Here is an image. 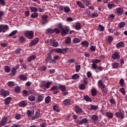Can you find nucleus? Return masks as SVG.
<instances>
[{"label":"nucleus","instance_id":"36","mask_svg":"<svg viewBox=\"0 0 127 127\" xmlns=\"http://www.w3.org/2000/svg\"><path fill=\"white\" fill-rule=\"evenodd\" d=\"M91 94L94 96L97 95V90L94 88V87H93L92 89H91Z\"/></svg>","mask_w":127,"mask_h":127},{"label":"nucleus","instance_id":"53","mask_svg":"<svg viewBox=\"0 0 127 127\" xmlns=\"http://www.w3.org/2000/svg\"><path fill=\"white\" fill-rule=\"evenodd\" d=\"M80 90H85L86 89V86L84 84H81L79 86Z\"/></svg>","mask_w":127,"mask_h":127},{"label":"nucleus","instance_id":"52","mask_svg":"<svg viewBox=\"0 0 127 127\" xmlns=\"http://www.w3.org/2000/svg\"><path fill=\"white\" fill-rule=\"evenodd\" d=\"M16 33H17V30L13 31L10 33V34H9V37L13 36V35H14L15 34H16Z\"/></svg>","mask_w":127,"mask_h":127},{"label":"nucleus","instance_id":"55","mask_svg":"<svg viewBox=\"0 0 127 127\" xmlns=\"http://www.w3.org/2000/svg\"><path fill=\"white\" fill-rule=\"evenodd\" d=\"M54 33L55 32L56 34H58V33H60V30L58 28H55L53 29Z\"/></svg>","mask_w":127,"mask_h":127},{"label":"nucleus","instance_id":"31","mask_svg":"<svg viewBox=\"0 0 127 127\" xmlns=\"http://www.w3.org/2000/svg\"><path fill=\"white\" fill-rule=\"evenodd\" d=\"M51 55L50 54H48V56L46 58V62L48 63L49 62H50V60H51L52 58Z\"/></svg>","mask_w":127,"mask_h":127},{"label":"nucleus","instance_id":"62","mask_svg":"<svg viewBox=\"0 0 127 127\" xmlns=\"http://www.w3.org/2000/svg\"><path fill=\"white\" fill-rule=\"evenodd\" d=\"M39 71H45L46 70V66H43L39 68Z\"/></svg>","mask_w":127,"mask_h":127},{"label":"nucleus","instance_id":"6","mask_svg":"<svg viewBox=\"0 0 127 127\" xmlns=\"http://www.w3.org/2000/svg\"><path fill=\"white\" fill-rule=\"evenodd\" d=\"M112 58L113 59V60H117V59H120L121 58L120 53L118 52L114 53L112 55Z\"/></svg>","mask_w":127,"mask_h":127},{"label":"nucleus","instance_id":"57","mask_svg":"<svg viewBox=\"0 0 127 127\" xmlns=\"http://www.w3.org/2000/svg\"><path fill=\"white\" fill-rule=\"evenodd\" d=\"M64 12H66V13H68L69 11H70V8L68 7H64Z\"/></svg>","mask_w":127,"mask_h":127},{"label":"nucleus","instance_id":"19","mask_svg":"<svg viewBox=\"0 0 127 127\" xmlns=\"http://www.w3.org/2000/svg\"><path fill=\"white\" fill-rule=\"evenodd\" d=\"M52 84V81H47L46 83L43 85V87H45L46 89H49L50 88L51 84Z\"/></svg>","mask_w":127,"mask_h":127},{"label":"nucleus","instance_id":"64","mask_svg":"<svg viewBox=\"0 0 127 127\" xmlns=\"http://www.w3.org/2000/svg\"><path fill=\"white\" fill-rule=\"evenodd\" d=\"M57 90H58V87L56 86H54L51 88V91H56Z\"/></svg>","mask_w":127,"mask_h":127},{"label":"nucleus","instance_id":"10","mask_svg":"<svg viewBox=\"0 0 127 127\" xmlns=\"http://www.w3.org/2000/svg\"><path fill=\"white\" fill-rule=\"evenodd\" d=\"M40 117V111L39 110H37L35 116L32 117V120L33 121L35 119H39Z\"/></svg>","mask_w":127,"mask_h":127},{"label":"nucleus","instance_id":"47","mask_svg":"<svg viewBox=\"0 0 127 127\" xmlns=\"http://www.w3.org/2000/svg\"><path fill=\"white\" fill-rule=\"evenodd\" d=\"M120 84L122 87H124L125 86V80H124V79L121 78L120 80Z\"/></svg>","mask_w":127,"mask_h":127},{"label":"nucleus","instance_id":"28","mask_svg":"<svg viewBox=\"0 0 127 127\" xmlns=\"http://www.w3.org/2000/svg\"><path fill=\"white\" fill-rule=\"evenodd\" d=\"M98 85L99 88H102L104 86H106V85L104 84V82L102 80H99L98 82Z\"/></svg>","mask_w":127,"mask_h":127},{"label":"nucleus","instance_id":"44","mask_svg":"<svg viewBox=\"0 0 127 127\" xmlns=\"http://www.w3.org/2000/svg\"><path fill=\"white\" fill-rule=\"evenodd\" d=\"M60 89L62 92L65 91V90H66V86L63 85H60Z\"/></svg>","mask_w":127,"mask_h":127},{"label":"nucleus","instance_id":"54","mask_svg":"<svg viewBox=\"0 0 127 127\" xmlns=\"http://www.w3.org/2000/svg\"><path fill=\"white\" fill-rule=\"evenodd\" d=\"M125 25H126V22H121L119 23V27L120 28H123Z\"/></svg>","mask_w":127,"mask_h":127},{"label":"nucleus","instance_id":"46","mask_svg":"<svg viewBox=\"0 0 127 127\" xmlns=\"http://www.w3.org/2000/svg\"><path fill=\"white\" fill-rule=\"evenodd\" d=\"M86 123H88V119L86 118H84L80 121L81 125H83V124H86Z\"/></svg>","mask_w":127,"mask_h":127},{"label":"nucleus","instance_id":"14","mask_svg":"<svg viewBox=\"0 0 127 127\" xmlns=\"http://www.w3.org/2000/svg\"><path fill=\"white\" fill-rule=\"evenodd\" d=\"M67 32H69V30L67 28L62 29L61 33L62 36H65Z\"/></svg>","mask_w":127,"mask_h":127},{"label":"nucleus","instance_id":"7","mask_svg":"<svg viewBox=\"0 0 127 127\" xmlns=\"http://www.w3.org/2000/svg\"><path fill=\"white\" fill-rule=\"evenodd\" d=\"M0 94L3 96V98H5V97H7L9 95V92L8 91L4 90V89H2L0 91Z\"/></svg>","mask_w":127,"mask_h":127},{"label":"nucleus","instance_id":"11","mask_svg":"<svg viewBox=\"0 0 127 127\" xmlns=\"http://www.w3.org/2000/svg\"><path fill=\"white\" fill-rule=\"evenodd\" d=\"M41 17L43 20L42 21V24H45V23H47V19L48 18V16L47 15H43Z\"/></svg>","mask_w":127,"mask_h":127},{"label":"nucleus","instance_id":"5","mask_svg":"<svg viewBox=\"0 0 127 127\" xmlns=\"http://www.w3.org/2000/svg\"><path fill=\"white\" fill-rule=\"evenodd\" d=\"M7 124V117H4L0 121V127H4Z\"/></svg>","mask_w":127,"mask_h":127},{"label":"nucleus","instance_id":"4","mask_svg":"<svg viewBox=\"0 0 127 127\" xmlns=\"http://www.w3.org/2000/svg\"><path fill=\"white\" fill-rule=\"evenodd\" d=\"M9 29V27L7 25H0V32H3L4 33L6 30H8Z\"/></svg>","mask_w":127,"mask_h":127},{"label":"nucleus","instance_id":"39","mask_svg":"<svg viewBox=\"0 0 127 127\" xmlns=\"http://www.w3.org/2000/svg\"><path fill=\"white\" fill-rule=\"evenodd\" d=\"M19 42H20V43H23V42H25V38L23 36L20 37V38H19Z\"/></svg>","mask_w":127,"mask_h":127},{"label":"nucleus","instance_id":"15","mask_svg":"<svg viewBox=\"0 0 127 127\" xmlns=\"http://www.w3.org/2000/svg\"><path fill=\"white\" fill-rule=\"evenodd\" d=\"M70 103H71V100L69 99H65L63 102V104L64 106H69Z\"/></svg>","mask_w":127,"mask_h":127},{"label":"nucleus","instance_id":"8","mask_svg":"<svg viewBox=\"0 0 127 127\" xmlns=\"http://www.w3.org/2000/svg\"><path fill=\"white\" fill-rule=\"evenodd\" d=\"M37 103H40V102H42V101L44 99V94H38L37 96Z\"/></svg>","mask_w":127,"mask_h":127},{"label":"nucleus","instance_id":"35","mask_svg":"<svg viewBox=\"0 0 127 127\" xmlns=\"http://www.w3.org/2000/svg\"><path fill=\"white\" fill-rule=\"evenodd\" d=\"M35 99H36L35 97L33 95H30L28 97V100H29L30 102H34V101H35Z\"/></svg>","mask_w":127,"mask_h":127},{"label":"nucleus","instance_id":"32","mask_svg":"<svg viewBox=\"0 0 127 127\" xmlns=\"http://www.w3.org/2000/svg\"><path fill=\"white\" fill-rule=\"evenodd\" d=\"M75 29L76 30H79L81 29V24L79 22H77L75 24Z\"/></svg>","mask_w":127,"mask_h":127},{"label":"nucleus","instance_id":"34","mask_svg":"<svg viewBox=\"0 0 127 127\" xmlns=\"http://www.w3.org/2000/svg\"><path fill=\"white\" fill-rule=\"evenodd\" d=\"M33 114H34V111H29V110H27V114L28 115V117H29L30 118H31V117H32V115H33Z\"/></svg>","mask_w":127,"mask_h":127},{"label":"nucleus","instance_id":"33","mask_svg":"<svg viewBox=\"0 0 127 127\" xmlns=\"http://www.w3.org/2000/svg\"><path fill=\"white\" fill-rule=\"evenodd\" d=\"M65 43L66 44H70L71 43V38L70 37H67L65 40Z\"/></svg>","mask_w":127,"mask_h":127},{"label":"nucleus","instance_id":"51","mask_svg":"<svg viewBox=\"0 0 127 127\" xmlns=\"http://www.w3.org/2000/svg\"><path fill=\"white\" fill-rule=\"evenodd\" d=\"M90 109H91L92 111H97V110H98V106H96V105L92 106L91 107Z\"/></svg>","mask_w":127,"mask_h":127},{"label":"nucleus","instance_id":"26","mask_svg":"<svg viewBox=\"0 0 127 127\" xmlns=\"http://www.w3.org/2000/svg\"><path fill=\"white\" fill-rule=\"evenodd\" d=\"M72 42L76 44L77 43H80L81 42V40H80L79 38H74L72 39Z\"/></svg>","mask_w":127,"mask_h":127},{"label":"nucleus","instance_id":"37","mask_svg":"<svg viewBox=\"0 0 127 127\" xmlns=\"http://www.w3.org/2000/svg\"><path fill=\"white\" fill-rule=\"evenodd\" d=\"M80 76L78 74H74L72 76V80H77V79H79Z\"/></svg>","mask_w":127,"mask_h":127},{"label":"nucleus","instance_id":"17","mask_svg":"<svg viewBox=\"0 0 127 127\" xmlns=\"http://www.w3.org/2000/svg\"><path fill=\"white\" fill-rule=\"evenodd\" d=\"M125 46V43L123 41H121L119 42L117 45H116V47L117 48H121L122 47H124Z\"/></svg>","mask_w":127,"mask_h":127},{"label":"nucleus","instance_id":"13","mask_svg":"<svg viewBox=\"0 0 127 127\" xmlns=\"http://www.w3.org/2000/svg\"><path fill=\"white\" fill-rule=\"evenodd\" d=\"M51 44L53 47H58L59 46V44L56 42L55 40H51Z\"/></svg>","mask_w":127,"mask_h":127},{"label":"nucleus","instance_id":"50","mask_svg":"<svg viewBox=\"0 0 127 127\" xmlns=\"http://www.w3.org/2000/svg\"><path fill=\"white\" fill-rule=\"evenodd\" d=\"M51 100V97H50V96H47L45 98V102L47 104H48V103H49V102H50Z\"/></svg>","mask_w":127,"mask_h":127},{"label":"nucleus","instance_id":"48","mask_svg":"<svg viewBox=\"0 0 127 127\" xmlns=\"http://www.w3.org/2000/svg\"><path fill=\"white\" fill-rule=\"evenodd\" d=\"M119 91L123 94V95H126V90L124 88H121L119 89Z\"/></svg>","mask_w":127,"mask_h":127},{"label":"nucleus","instance_id":"1","mask_svg":"<svg viewBox=\"0 0 127 127\" xmlns=\"http://www.w3.org/2000/svg\"><path fill=\"white\" fill-rule=\"evenodd\" d=\"M24 34L28 39H32L34 36V33L32 31H25Z\"/></svg>","mask_w":127,"mask_h":127},{"label":"nucleus","instance_id":"22","mask_svg":"<svg viewBox=\"0 0 127 127\" xmlns=\"http://www.w3.org/2000/svg\"><path fill=\"white\" fill-rule=\"evenodd\" d=\"M29 8L32 12H37L38 9L36 7L30 6Z\"/></svg>","mask_w":127,"mask_h":127},{"label":"nucleus","instance_id":"40","mask_svg":"<svg viewBox=\"0 0 127 127\" xmlns=\"http://www.w3.org/2000/svg\"><path fill=\"white\" fill-rule=\"evenodd\" d=\"M14 91L15 93H17V94H19L20 93V87L19 86H16L15 87Z\"/></svg>","mask_w":127,"mask_h":127},{"label":"nucleus","instance_id":"43","mask_svg":"<svg viewBox=\"0 0 127 127\" xmlns=\"http://www.w3.org/2000/svg\"><path fill=\"white\" fill-rule=\"evenodd\" d=\"M53 110L56 111V112L57 113H59V112H60V110H59V108L57 105H55L53 106Z\"/></svg>","mask_w":127,"mask_h":127},{"label":"nucleus","instance_id":"9","mask_svg":"<svg viewBox=\"0 0 127 127\" xmlns=\"http://www.w3.org/2000/svg\"><path fill=\"white\" fill-rule=\"evenodd\" d=\"M38 41H39V39H38V38H36L30 42V46L32 47L34 46V45H36V44L38 43Z\"/></svg>","mask_w":127,"mask_h":127},{"label":"nucleus","instance_id":"63","mask_svg":"<svg viewBox=\"0 0 127 127\" xmlns=\"http://www.w3.org/2000/svg\"><path fill=\"white\" fill-rule=\"evenodd\" d=\"M108 6L109 8H112L113 6H115V4L113 3H109L108 4Z\"/></svg>","mask_w":127,"mask_h":127},{"label":"nucleus","instance_id":"61","mask_svg":"<svg viewBox=\"0 0 127 127\" xmlns=\"http://www.w3.org/2000/svg\"><path fill=\"white\" fill-rule=\"evenodd\" d=\"M47 33H54V31L52 29H48L46 30Z\"/></svg>","mask_w":127,"mask_h":127},{"label":"nucleus","instance_id":"41","mask_svg":"<svg viewBox=\"0 0 127 127\" xmlns=\"http://www.w3.org/2000/svg\"><path fill=\"white\" fill-rule=\"evenodd\" d=\"M31 17L32 18H36V17H38V13L37 12H34L31 15Z\"/></svg>","mask_w":127,"mask_h":127},{"label":"nucleus","instance_id":"59","mask_svg":"<svg viewBox=\"0 0 127 127\" xmlns=\"http://www.w3.org/2000/svg\"><path fill=\"white\" fill-rule=\"evenodd\" d=\"M7 85L9 87H13L14 83L12 81L8 82Z\"/></svg>","mask_w":127,"mask_h":127},{"label":"nucleus","instance_id":"49","mask_svg":"<svg viewBox=\"0 0 127 127\" xmlns=\"http://www.w3.org/2000/svg\"><path fill=\"white\" fill-rule=\"evenodd\" d=\"M113 41V37L112 36H109L107 39V42L109 43H112V42Z\"/></svg>","mask_w":127,"mask_h":127},{"label":"nucleus","instance_id":"2","mask_svg":"<svg viewBox=\"0 0 127 127\" xmlns=\"http://www.w3.org/2000/svg\"><path fill=\"white\" fill-rule=\"evenodd\" d=\"M115 117L118 118L119 119H125V113L124 111L120 110L119 112L115 113Z\"/></svg>","mask_w":127,"mask_h":127},{"label":"nucleus","instance_id":"23","mask_svg":"<svg viewBox=\"0 0 127 127\" xmlns=\"http://www.w3.org/2000/svg\"><path fill=\"white\" fill-rule=\"evenodd\" d=\"M19 79H20V80H22V81H26V80H27V77H26V76L23 74L20 75L19 76Z\"/></svg>","mask_w":127,"mask_h":127},{"label":"nucleus","instance_id":"30","mask_svg":"<svg viewBox=\"0 0 127 127\" xmlns=\"http://www.w3.org/2000/svg\"><path fill=\"white\" fill-rule=\"evenodd\" d=\"M27 105V103L25 101H22L19 103L20 107H25Z\"/></svg>","mask_w":127,"mask_h":127},{"label":"nucleus","instance_id":"29","mask_svg":"<svg viewBox=\"0 0 127 127\" xmlns=\"http://www.w3.org/2000/svg\"><path fill=\"white\" fill-rule=\"evenodd\" d=\"M83 47L87 48L89 46V42L88 41H83L81 43Z\"/></svg>","mask_w":127,"mask_h":127},{"label":"nucleus","instance_id":"56","mask_svg":"<svg viewBox=\"0 0 127 127\" xmlns=\"http://www.w3.org/2000/svg\"><path fill=\"white\" fill-rule=\"evenodd\" d=\"M80 69H81V65H77L75 66V71L76 72H79L80 71Z\"/></svg>","mask_w":127,"mask_h":127},{"label":"nucleus","instance_id":"25","mask_svg":"<svg viewBox=\"0 0 127 127\" xmlns=\"http://www.w3.org/2000/svg\"><path fill=\"white\" fill-rule=\"evenodd\" d=\"M36 58V56L33 55L32 56H30L27 59L28 62H31V61H32L33 59H35Z\"/></svg>","mask_w":127,"mask_h":127},{"label":"nucleus","instance_id":"20","mask_svg":"<svg viewBox=\"0 0 127 127\" xmlns=\"http://www.w3.org/2000/svg\"><path fill=\"white\" fill-rule=\"evenodd\" d=\"M11 101V98L9 97L6 98L4 100L5 105H9L10 104V102Z\"/></svg>","mask_w":127,"mask_h":127},{"label":"nucleus","instance_id":"27","mask_svg":"<svg viewBox=\"0 0 127 127\" xmlns=\"http://www.w3.org/2000/svg\"><path fill=\"white\" fill-rule=\"evenodd\" d=\"M101 88L102 93H104V94H106V93H108V89L107 88L106 85H103V86Z\"/></svg>","mask_w":127,"mask_h":127},{"label":"nucleus","instance_id":"24","mask_svg":"<svg viewBox=\"0 0 127 127\" xmlns=\"http://www.w3.org/2000/svg\"><path fill=\"white\" fill-rule=\"evenodd\" d=\"M84 100H85V101L86 102H92V101H93V99H92V98H90V97L87 95L84 96Z\"/></svg>","mask_w":127,"mask_h":127},{"label":"nucleus","instance_id":"45","mask_svg":"<svg viewBox=\"0 0 127 127\" xmlns=\"http://www.w3.org/2000/svg\"><path fill=\"white\" fill-rule=\"evenodd\" d=\"M4 70L5 72H6L7 73H9L10 72V68L8 66H5L4 67Z\"/></svg>","mask_w":127,"mask_h":127},{"label":"nucleus","instance_id":"38","mask_svg":"<svg viewBox=\"0 0 127 127\" xmlns=\"http://www.w3.org/2000/svg\"><path fill=\"white\" fill-rule=\"evenodd\" d=\"M119 64L118 63H114L112 64V67L114 68V69H116V68H118L119 67Z\"/></svg>","mask_w":127,"mask_h":127},{"label":"nucleus","instance_id":"21","mask_svg":"<svg viewBox=\"0 0 127 127\" xmlns=\"http://www.w3.org/2000/svg\"><path fill=\"white\" fill-rule=\"evenodd\" d=\"M106 117L107 118H108V119H113V117H114V114H113V113L111 112H107L105 114Z\"/></svg>","mask_w":127,"mask_h":127},{"label":"nucleus","instance_id":"42","mask_svg":"<svg viewBox=\"0 0 127 127\" xmlns=\"http://www.w3.org/2000/svg\"><path fill=\"white\" fill-rule=\"evenodd\" d=\"M92 120L95 122H97L99 120V117L97 115H93L92 117Z\"/></svg>","mask_w":127,"mask_h":127},{"label":"nucleus","instance_id":"12","mask_svg":"<svg viewBox=\"0 0 127 127\" xmlns=\"http://www.w3.org/2000/svg\"><path fill=\"white\" fill-rule=\"evenodd\" d=\"M75 112L76 113V114H80L83 112V110H82V108H81L78 105H76L75 107Z\"/></svg>","mask_w":127,"mask_h":127},{"label":"nucleus","instance_id":"16","mask_svg":"<svg viewBox=\"0 0 127 127\" xmlns=\"http://www.w3.org/2000/svg\"><path fill=\"white\" fill-rule=\"evenodd\" d=\"M116 12L117 14H123L124 13V9L122 8L119 7L116 9Z\"/></svg>","mask_w":127,"mask_h":127},{"label":"nucleus","instance_id":"58","mask_svg":"<svg viewBox=\"0 0 127 127\" xmlns=\"http://www.w3.org/2000/svg\"><path fill=\"white\" fill-rule=\"evenodd\" d=\"M92 63H94V64H97L98 63H100L101 62V60H98V59H95L93 61H92Z\"/></svg>","mask_w":127,"mask_h":127},{"label":"nucleus","instance_id":"60","mask_svg":"<svg viewBox=\"0 0 127 127\" xmlns=\"http://www.w3.org/2000/svg\"><path fill=\"white\" fill-rule=\"evenodd\" d=\"M99 27L100 28V31H103V30H105V27H104V26L100 24L99 25Z\"/></svg>","mask_w":127,"mask_h":127},{"label":"nucleus","instance_id":"18","mask_svg":"<svg viewBox=\"0 0 127 127\" xmlns=\"http://www.w3.org/2000/svg\"><path fill=\"white\" fill-rule=\"evenodd\" d=\"M76 4L78 5V7H80V8H85V5H84L81 1H76Z\"/></svg>","mask_w":127,"mask_h":127},{"label":"nucleus","instance_id":"3","mask_svg":"<svg viewBox=\"0 0 127 127\" xmlns=\"http://www.w3.org/2000/svg\"><path fill=\"white\" fill-rule=\"evenodd\" d=\"M68 49H69L68 48L65 49L57 48L54 50V51H55V52H56L57 53H61V54H65V53L67 52V51L68 50Z\"/></svg>","mask_w":127,"mask_h":127}]
</instances>
